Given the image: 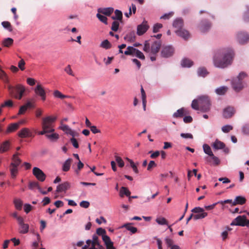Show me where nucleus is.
I'll return each mask as SVG.
<instances>
[{
	"instance_id": "nucleus-1",
	"label": "nucleus",
	"mask_w": 249,
	"mask_h": 249,
	"mask_svg": "<svg viewBox=\"0 0 249 249\" xmlns=\"http://www.w3.org/2000/svg\"><path fill=\"white\" fill-rule=\"evenodd\" d=\"M234 56L231 48H224L217 50L213 57L214 66L218 68L224 69L231 65Z\"/></svg>"
},
{
	"instance_id": "nucleus-2",
	"label": "nucleus",
	"mask_w": 249,
	"mask_h": 249,
	"mask_svg": "<svg viewBox=\"0 0 249 249\" xmlns=\"http://www.w3.org/2000/svg\"><path fill=\"white\" fill-rule=\"evenodd\" d=\"M56 119L55 117L47 116L42 118V131L38 132V135H43L47 133L53 132L54 129L53 128V123Z\"/></svg>"
},
{
	"instance_id": "nucleus-3",
	"label": "nucleus",
	"mask_w": 249,
	"mask_h": 249,
	"mask_svg": "<svg viewBox=\"0 0 249 249\" xmlns=\"http://www.w3.org/2000/svg\"><path fill=\"white\" fill-rule=\"evenodd\" d=\"M8 88L10 94L18 100L21 99L25 92V87L20 84H18L15 87L9 85Z\"/></svg>"
},
{
	"instance_id": "nucleus-4",
	"label": "nucleus",
	"mask_w": 249,
	"mask_h": 249,
	"mask_svg": "<svg viewBox=\"0 0 249 249\" xmlns=\"http://www.w3.org/2000/svg\"><path fill=\"white\" fill-rule=\"evenodd\" d=\"M198 100L200 111L207 112L210 110L211 102L208 96H201L198 97Z\"/></svg>"
},
{
	"instance_id": "nucleus-5",
	"label": "nucleus",
	"mask_w": 249,
	"mask_h": 249,
	"mask_svg": "<svg viewBox=\"0 0 249 249\" xmlns=\"http://www.w3.org/2000/svg\"><path fill=\"white\" fill-rule=\"evenodd\" d=\"M203 149L204 152L210 157H212L213 160V164L214 166L218 165L220 163V160L219 158L213 154L210 146L207 144L203 145Z\"/></svg>"
},
{
	"instance_id": "nucleus-6",
	"label": "nucleus",
	"mask_w": 249,
	"mask_h": 249,
	"mask_svg": "<svg viewBox=\"0 0 249 249\" xmlns=\"http://www.w3.org/2000/svg\"><path fill=\"white\" fill-rule=\"evenodd\" d=\"M175 49L171 45L163 47L161 51V55L164 58L172 56L174 53Z\"/></svg>"
},
{
	"instance_id": "nucleus-7",
	"label": "nucleus",
	"mask_w": 249,
	"mask_h": 249,
	"mask_svg": "<svg viewBox=\"0 0 249 249\" xmlns=\"http://www.w3.org/2000/svg\"><path fill=\"white\" fill-rule=\"evenodd\" d=\"M149 28V26L146 20H144L142 22L138 25L137 28V34L139 36H142L145 33Z\"/></svg>"
},
{
	"instance_id": "nucleus-8",
	"label": "nucleus",
	"mask_w": 249,
	"mask_h": 249,
	"mask_svg": "<svg viewBox=\"0 0 249 249\" xmlns=\"http://www.w3.org/2000/svg\"><path fill=\"white\" fill-rule=\"evenodd\" d=\"M33 174L39 181L42 182L45 180L46 175L40 168L36 167H34Z\"/></svg>"
},
{
	"instance_id": "nucleus-9",
	"label": "nucleus",
	"mask_w": 249,
	"mask_h": 249,
	"mask_svg": "<svg viewBox=\"0 0 249 249\" xmlns=\"http://www.w3.org/2000/svg\"><path fill=\"white\" fill-rule=\"evenodd\" d=\"M236 37L240 44H244L249 41V35L246 32H240L237 33Z\"/></svg>"
},
{
	"instance_id": "nucleus-10",
	"label": "nucleus",
	"mask_w": 249,
	"mask_h": 249,
	"mask_svg": "<svg viewBox=\"0 0 249 249\" xmlns=\"http://www.w3.org/2000/svg\"><path fill=\"white\" fill-rule=\"evenodd\" d=\"M34 90L37 96H40L42 101L46 100V91L40 84H37L35 87Z\"/></svg>"
},
{
	"instance_id": "nucleus-11",
	"label": "nucleus",
	"mask_w": 249,
	"mask_h": 249,
	"mask_svg": "<svg viewBox=\"0 0 249 249\" xmlns=\"http://www.w3.org/2000/svg\"><path fill=\"white\" fill-rule=\"evenodd\" d=\"M212 23L207 19H203L200 23V31L203 33L207 32L211 28Z\"/></svg>"
},
{
	"instance_id": "nucleus-12",
	"label": "nucleus",
	"mask_w": 249,
	"mask_h": 249,
	"mask_svg": "<svg viewBox=\"0 0 249 249\" xmlns=\"http://www.w3.org/2000/svg\"><path fill=\"white\" fill-rule=\"evenodd\" d=\"M231 84L232 88L237 92H239L243 88L242 81L236 78L231 80Z\"/></svg>"
},
{
	"instance_id": "nucleus-13",
	"label": "nucleus",
	"mask_w": 249,
	"mask_h": 249,
	"mask_svg": "<svg viewBox=\"0 0 249 249\" xmlns=\"http://www.w3.org/2000/svg\"><path fill=\"white\" fill-rule=\"evenodd\" d=\"M235 113V109L232 107H228L225 108L223 112V116L224 118H231Z\"/></svg>"
},
{
	"instance_id": "nucleus-14",
	"label": "nucleus",
	"mask_w": 249,
	"mask_h": 249,
	"mask_svg": "<svg viewBox=\"0 0 249 249\" xmlns=\"http://www.w3.org/2000/svg\"><path fill=\"white\" fill-rule=\"evenodd\" d=\"M18 136L21 138L34 137V135L29 129L26 127L22 128L18 132Z\"/></svg>"
},
{
	"instance_id": "nucleus-15",
	"label": "nucleus",
	"mask_w": 249,
	"mask_h": 249,
	"mask_svg": "<svg viewBox=\"0 0 249 249\" xmlns=\"http://www.w3.org/2000/svg\"><path fill=\"white\" fill-rule=\"evenodd\" d=\"M18 224L20 227L19 232L22 234H25L29 231V225L24 223L23 218H19Z\"/></svg>"
},
{
	"instance_id": "nucleus-16",
	"label": "nucleus",
	"mask_w": 249,
	"mask_h": 249,
	"mask_svg": "<svg viewBox=\"0 0 249 249\" xmlns=\"http://www.w3.org/2000/svg\"><path fill=\"white\" fill-rule=\"evenodd\" d=\"M71 183L68 181H65L61 184H59L57 187L56 192L60 193L62 192H66L67 190L71 188Z\"/></svg>"
},
{
	"instance_id": "nucleus-17",
	"label": "nucleus",
	"mask_w": 249,
	"mask_h": 249,
	"mask_svg": "<svg viewBox=\"0 0 249 249\" xmlns=\"http://www.w3.org/2000/svg\"><path fill=\"white\" fill-rule=\"evenodd\" d=\"M161 43L160 41H154L151 46V53L156 55L160 51Z\"/></svg>"
},
{
	"instance_id": "nucleus-18",
	"label": "nucleus",
	"mask_w": 249,
	"mask_h": 249,
	"mask_svg": "<svg viewBox=\"0 0 249 249\" xmlns=\"http://www.w3.org/2000/svg\"><path fill=\"white\" fill-rule=\"evenodd\" d=\"M246 220V215H238L231 222V226H241L239 224L244 223Z\"/></svg>"
},
{
	"instance_id": "nucleus-19",
	"label": "nucleus",
	"mask_w": 249,
	"mask_h": 249,
	"mask_svg": "<svg viewBox=\"0 0 249 249\" xmlns=\"http://www.w3.org/2000/svg\"><path fill=\"white\" fill-rule=\"evenodd\" d=\"M98 13L106 16H110L114 12V8L111 7H106V8H99L97 9Z\"/></svg>"
},
{
	"instance_id": "nucleus-20",
	"label": "nucleus",
	"mask_w": 249,
	"mask_h": 249,
	"mask_svg": "<svg viewBox=\"0 0 249 249\" xmlns=\"http://www.w3.org/2000/svg\"><path fill=\"white\" fill-rule=\"evenodd\" d=\"M175 33L177 35L184 38V39H187L189 38V33L188 31L183 28L176 30Z\"/></svg>"
},
{
	"instance_id": "nucleus-21",
	"label": "nucleus",
	"mask_w": 249,
	"mask_h": 249,
	"mask_svg": "<svg viewBox=\"0 0 249 249\" xmlns=\"http://www.w3.org/2000/svg\"><path fill=\"white\" fill-rule=\"evenodd\" d=\"M61 130L64 131L67 134H69L71 135L72 137H75V136H78V133H75L74 131H73L68 125L66 124H63L62 126L60 127Z\"/></svg>"
},
{
	"instance_id": "nucleus-22",
	"label": "nucleus",
	"mask_w": 249,
	"mask_h": 249,
	"mask_svg": "<svg viewBox=\"0 0 249 249\" xmlns=\"http://www.w3.org/2000/svg\"><path fill=\"white\" fill-rule=\"evenodd\" d=\"M183 20L181 18H177L174 20L173 23V27L177 28L178 30L182 29L183 26Z\"/></svg>"
},
{
	"instance_id": "nucleus-23",
	"label": "nucleus",
	"mask_w": 249,
	"mask_h": 249,
	"mask_svg": "<svg viewBox=\"0 0 249 249\" xmlns=\"http://www.w3.org/2000/svg\"><path fill=\"white\" fill-rule=\"evenodd\" d=\"M213 147L215 150L223 149L226 146L225 144L216 139L212 144Z\"/></svg>"
},
{
	"instance_id": "nucleus-24",
	"label": "nucleus",
	"mask_w": 249,
	"mask_h": 249,
	"mask_svg": "<svg viewBox=\"0 0 249 249\" xmlns=\"http://www.w3.org/2000/svg\"><path fill=\"white\" fill-rule=\"evenodd\" d=\"M138 49L134 47L129 46L127 47L126 50L124 52V54L126 55L134 56Z\"/></svg>"
},
{
	"instance_id": "nucleus-25",
	"label": "nucleus",
	"mask_w": 249,
	"mask_h": 249,
	"mask_svg": "<svg viewBox=\"0 0 249 249\" xmlns=\"http://www.w3.org/2000/svg\"><path fill=\"white\" fill-rule=\"evenodd\" d=\"M209 74V72L205 67H199L197 70V74L199 77H205Z\"/></svg>"
},
{
	"instance_id": "nucleus-26",
	"label": "nucleus",
	"mask_w": 249,
	"mask_h": 249,
	"mask_svg": "<svg viewBox=\"0 0 249 249\" xmlns=\"http://www.w3.org/2000/svg\"><path fill=\"white\" fill-rule=\"evenodd\" d=\"M193 61L190 59L184 58L181 61V65L183 68H190L193 65Z\"/></svg>"
},
{
	"instance_id": "nucleus-27",
	"label": "nucleus",
	"mask_w": 249,
	"mask_h": 249,
	"mask_svg": "<svg viewBox=\"0 0 249 249\" xmlns=\"http://www.w3.org/2000/svg\"><path fill=\"white\" fill-rule=\"evenodd\" d=\"M246 199L242 196H237L235 197L234 200L232 202V205H236L237 204L243 205L246 203Z\"/></svg>"
},
{
	"instance_id": "nucleus-28",
	"label": "nucleus",
	"mask_w": 249,
	"mask_h": 249,
	"mask_svg": "<svg viewBox=\"0 0 249 249\" xmlns=\"http://www.w3.org/2000/svg\"><path fill=\"white\" fill-rule=\"evenodd\" d=\"M131 192L127 188L124 186L121 187L120 190V196L121 197H124V196H129Z\"/></svg>"
},
{
	"instance_id": "nucleus-29",
	"label": "nucleus",
	"mask_w": 249,
	"mask_h": 249,
	"mask_svg": "<svg viewBox=\"0 0 249 249\" xmlns=\"http://www.w3.org/2000/svg\"><path fill=\"white\" fill-rule=\"evenodd\" d=\"M228 90V88L226 86H221L215 89V92L217 95H223Z\"/></svg>"
},
{
	"instance_id": "nucleus-30",
	"label": "nucleus",
	"mask_w": 249,
	"mask_h": 249,
	"mask_svg": "<svg viewBox=\"0 0 249 249\" xmlns=\"http://www.w3.org/2000/svg\"><path fill=\"white\" fill-rule=\"evenodd\" d=\"M125 40H127L129 42H134L136 39L135 33L132 31L129 33L124 37Z\"/></svg>"
},
{
	"instance_id": "nucleus-31",
	"label": "nucleus",
	"mask_w": 249,
	"mask_h": 249,
	"mask_svg": "<svg viewBox=\"0 0 249 249\" xmlns=\"http://www.w3.org/2000/svg\"><path fill=\"white\" fill-rule=\"evenodd\" d=\"M184 115V108L182 107L177 110V111L173 114V117L175 118H182Z\"/></svg>"
},
{
	"instance_id": "nucleus-32",
	"label": "nucleus",
	"mask_w": 249,
	"mask_h": 249,
	"mask_svg": "<svg viewBox=\"0 0 249 249\" xmlns=\"http://www.w3.org/2000/svg\"><path fill=\"white\" fill-rule=\"evenodd\" d=\"M72 159L68 158L63 164L62 170L64 172L68 171L70 169L71 163Z\"/></svg>"
},
{
	"instance_id": "nucleus-33",
	"label": "nucleus",
	"mask_w": 249,
	"mask_h": 249,
	"mask_svg": "<svg viewBox=\"0 0 249 249\" xmlns=\"http://www.w3.org/2000/svg\"><path fill=\"white\" fill-rule=\"evenodd\" d=\"M18 154V153L13 155V161L11 163V166L18 167L21 163V161L20 159L18 157V156H17Z\"/></svg>"
},
{
	"instance_id": "nucleus-34",
	"label": "nucleus",
	"mask_w": 249,
	"mask_h": 249,
	"mask_svg": "<svg viewBox=\"0 0 249 249\" xmlns=\"http://www.w3.org/2000/svg\"><path fill=\"white\" fill-rule=\"evenodd\" d=\"M131 223L124 224L122 226V228L124 227L127 230L129 231L132 234L135 233L137 232V229L135 227L131 226Z\"/></svg>"
},
{
	"instance_id": "nucleus-35",
	"label": "nucleus",
	"mask_w": 249,
	"mask_h": 249,
	"mask_svg": "<svg viewBox=\"0 0 249 249\" xmlns=\"http://www.w3.org/2000/svg\"><path fill=\"white\" fill-rule=\"evenodd\" d=\"M102 240L104 242L107 249L108 248L109 246L113 245L114 244L113 242L111 240L110 237L107 235L103 236V237H102Z\"/></svg>"
},
{
	"instance_id": "nucleus-36",
	"label": "nucleus",
	"mask_w": 249,
	"mask_h": 249,
	"mask_svg": "<svg viewBox=\"0 0 249 249\" xmlns=\"http://www.w3.org/2000/svg\"><path fill=\"white\" fill-rule=\"evenodd\" d=\"M0 79L5 83H9V78L7 74L1 68H0Z\"/></svg>"
},
{
	"instance_id": "nucleus-37",
	"label": "nucleus",
	"mask_w": 249,
	"mask_h": 249,
	"mask_svg": "<svg viewBox=\"0 0 249 249\" xmlns=\"http://www.w3.org/2000/svg\"><path fill=\"white\" fill-rule=\"evenodd\" d=\"M18 124H17L16 123L11 124L8 126L6 132L8 133L14 132L18 129Z\"/></svg>"
},
{
	"instance_id": "nucleus-38",
	"label": "nucleus",
	"mask_w": 249,
	"mask_h": 249,
	"mask_svg": "<svg viewBox=\"0 0 249 249\" xmlns=\"http://www.w3.org/2000/svg\"><path fill=\"white\" fill-rule=\"evenodd\" d=\"M100 46L107 50L111 48L112 45L107 39H105L101 43Z\"/></svg>"
},
{
	"instance_id": "nucleus-39",
	"label": "nucleus",
	"mask_w": 249,
	"mask_h": 249,
	"mask_svg": "<svg viewBox=\"0 0 249 249\" xmlns=\"http://www.w3.org/2000/svg\"><path fill=\"white\" fill-rule=\"evenodd\" d=\"M96 17L102 22L104 23L105 25H107V18L106 16L101 14V13H98L96 14Z\"/></svg>"
},
{
	"instance_id": "nucleus-40",
	"label": "nucleus",
	"mask_w": 249,
	"mask_h": 249,
	"mask_svg": "<svg viewBox=\"0 0 249 249\" xmlns=\"http://www.w3.org/2000/svg\"><path fill=\"white\" fill-rule=\"evenodd\" d=\"M208 215L207 213L206 212H203L201 213H196L195 214H194V220H197L198 219H201L205 217H206Z\"/></svg>"
},
{
	"instance_id": "nucleus-41",
	"label": "nucleus",
	"mask_w": 249,
	"mask_h": 249,
	"mask_svg": "<svg viewBox=\"0 0 249 249\" xmlns=\"http://www.w3.org/2000/svg\"><path fill=\"white\" fill-rule=\"evenodd\" d=\"M14 42L13 39L10 37L5 38L2 41V45L4 47H8L13 44Z\"/></svg>"
},
{
	"instance_id": "nucleus-42",
	"label": "nucleus",
	"mask_w": 249,
	"mask_h": 249,
	"mask_svg": "<svg viewBox=\"0 0 249 249\" xmlns=\"http://www.w3.org/2000/svg\"><path fill=\"white\" fill-rule=\"evenodd\" d=\"M9 143L8 141L3 142L0 146V152L3 153L8 150L9 148Z\"/></svg>"
},
{
	"instance_id": "nucleus-43",
	"label": "nucleus",
	"mask_w": 249,
	"mask_h": 249,
	"mask_svg": "<svg viewBox=\"0 0 249 249\" xmlns=\"http://www.w3.org/2000/svg\"><path fill=\"white\" fill-rule=\"evenodd\" d=\"M46 137L52 142H54L59 138V135L57 133H53L51 134H46Z\"/></svg>"
},
{
	"instance_id": "nucleus-44",
	"label": "nucleus",
	"mask_w": 249,
	"mask_h": 249,
	"mask_svg": "<svg viewBox=\"0 0 249 249\" xmlns=\"http://www.w3.org/2000/svg\"><path fill=\"white\" fill-rule=\"evenodd\" d=\"M14 203L16 208L18 210H20L22 209L23 202L20 199H15L14 201Z\"/></svg>"
},
{
	"instance_id": "nucleus-45",
	"label": "nucleus",
	"mask_w": 249,
	"mask_h": 249,
	"mask_svg": "<svg viewBox=\"0 0 249 249\" xmlns=\"http://www.w3.org/2000/svg\"><path fill=\"white\" fill-rule=\"evenodd\" d=\"M246 11L244 13L243 18L245 22H249V6L246 5Z\"/></svg>"
},
{
	"instance_id": "nucleus-46",
	"label": "nucleus",
	"mask_w": 249,
	"mask_h": 249,
	"mask_svg": "<svg viewBox=\"0 0 249 249\" xmlns=\"http://www.w3.org/2000/svg\"><path fill=\"white\" fill-rule=\"evenodd\" d=\"M115 16L117 18L118 21L122 22L123 20V13L120 10L116 9L114 11Z\"/></svg>"
},
{
	"instance_id": "nucleus-47",
	"label": "nucleus",
	"mask_w": 249,
	"mask_h": 249,
	"mask_svg": "<svg viewBox=\"0 0 249 249\" xmlns=\"http://www.w3.org/2000/svg\"><path fill=\"white\" fill-rule=\"evenodd\" d=\"M53 95L55 97L60 99H63L64 98H67L70 97L63 94L61 92H60L59 91L57 90H56L54 91Z\"/></svg>"
},
{
	"instance_id": "nucleus-48",
	"label": "nucleus",
	"mask_w": 249,
	"mask_h": 249,
	"mask_svg": "<svg viewBox=\"0 0 249 249\" xmlns=\"http://www.w3.org/2000/svg\"><path fill=\"white\" fill-rule=\"evenodd\" d=\"M1 25L4 28L7 29L9 32L12 31V28L11 25L9 21H3L1 22Z\"/></svg>"
},
{
	"instance_id": "nucleus-49",
	"label": "nucleus",
	"mask_w": 249,
	"mask_h": 249,
	"mask_svg": "<svg viewBox=\"0 0 249 249\" xmlns=\"http://www.w3.org/2000/svg\"><path fill=\"white\" fill-rule=\"evenodd\" d=\"M242 132L244 135H249V124H246L242 127Z\"/></svg>"
},
{
	"instance_id": "nucleus-50",
	"label": "nucleus",
	"mask_w": 249,
	"mask_h": 249,
	"mask_svg": "<svg viewBox=\"0 0 249 249\" xmlns=\"http://www.w3.org/2000/svg\"><path fill=\"white\" fill-rule=\"evenodd\" d=\"M191 107L195 110H199V105L198 99H194L191 104Z\"/></svg>"
},
{
	"instance_id": "nucleus-51",
	"label": "nucleus",
	"mask_w": 249,
	"mask_h": 249,
	"mask_svg": "<svg viewBox=\"0 0 249 249\" xmlns=\"http://www.w3.org/2000/svg\"><path fill=\"white\" fill-rule=\"evenodd\" d=\"M162 27V24L161 23H157L155 24L153 27V32L154 33H158Z\"/></svg>"
},
{
	"instance_id": "nucleus-52",
	"label": "nucleus",
	"mask_w": 249,
	"mask_h": 249,
	"mask_svg": "<svg viewBox=\"0 0 249 249\" xmlns=\"http://www.w3.org/2000/svg\"><path fill=\"white\" fill-rule=\"evenodd\" d=\"M156 221L160 225H168L166 219L164 217L158 218L156 219Z\"/></svg>"
},
{
	"instance_id": "nucleus-53",
	"label": "nucleus",
	"mask_w": 249,
	"mask_h": 249,
	"mask_svg": "<svg viewBox=\"0 0 249 249\" xmlns=\"http://www.w3.org/2000/svg\"><path fill=\"white\" fill-rule=\"evenodd\" d=\"M115 158L116 161L117 162L118 166L122 168L124 166V163L121 157L118 156L117 155H115Z\"/></svg>"
},
{
	"instance_id": "nucleus-54",
	"label": "nucleus",
	"mask_w": 249,
	"mask_h": 249,
	"mask_svg": "<svg viewBox=\"0 0 249 249\" xmlns=\"http://www.w3.org/2000/svg\"><path fill=\"white\" fill-rule=\"evenodd\" d=\"M119 27V22L118 21H114L112 23L111 29L114 32H117Z\"/></svg>"
},
{
	"instance_id": "nucleus-55",
	"label": "nucleus",
	"mask_w": 249,
	"mask_h": 249,
	"mask_svg": "<svg viewBox=\"0 0 249 249\" xmlns=\"http://www.w3.org/2000/svg\"><path fill=\"white\" fill-rule=\"evenodd\" d=\"M96 234L102 236V237H103V236L106 235V230L102 228H98L96 229Z\"/></svg>"
},
{
	"instance_id": "nucleus-56",
	"label": "nucleus",
	"mask_w": 249,
	"mask_h": 249,
	"mask_svg": "<svg viewBox=\"0 0 249 249\" xmlns=\"http://www.w3.org/2000/svg\"><path fill=\"white\" fill-rule=\"evenodd\" d=\"M38 187L40 186L38 183L36 181H31L29 182V188L30 190H33L36 187L38 190Z\"/></svg>"
},
{
	"instance_id": "nucleus-57",
	"label": "nucleus",
	"mask_w": 249,
	"mask_h": 249,
	"mask_svg": "<svg viewBox=\"0 0 249 249\" xmlns=\"http://www.w3.org/2000/svg\"><path fill=\"white\" fill-rule=\"evenodd\" d=\"M233 129V127L229 124L224 125L222 127L221 130L224 133H228Z\"/></svg>"
},
{
	"instance_id": "nucleus-58",
	"label": "nucleus",
	"mask_w": 249,
	"mask_h": 249,
	"mask_svg": "<svg viewBox=\"0 0 249 249\" xmlns=\"http://www.w3.org/2000/svg\"><path fill=\"white\" fill-rule=\"evenodd\" d=\"M191 212L195 213H198L205 212L204 209L200 207H195L191 210Z\"/></svg>"
},
{
	"instance_id": "nucleus-59",
	"label": "nucleus",
	"mask_w": 249,
	"mask_h": 249,
	"mask_svg": "<svg viewBox=\"0 0 249 249\" xmlns=\"http://www.w3.org/2000/svg\"><path fill=\"white\" fill-rule=\"evenodd\" d=\"M135 56H136L137 58L141 59V60H144L145 59V56L143 54V53L140 51L139 50L137 49L136 53H135Z\"/></svg>"
},
{
	"instance_id": "nucleus-60",
	"label": "nucleus",
	"mask_w": 249,
	"mask_h": 249,
	"mask_svg": "<svg viewBox=\"0 0 249 249\" xmlns=\"http://www.w3.org/2000/svg\"><path fill=\"white\" fill-rule=\"evenodd\" d=\"M165 244H166L168 247H170V248L173 246L174 241L172 239L169 238L168 237H166L165 238Z\"/></svg>"
},
{
	"instance_id": "nucleus-61",
	"label": "nucleus",
	"mask_w": 249,
	"mask_h": 249,
	"mask_svg": "<svg viewBox=\"0 0 249 249\" xmlns=\"http://www.w3.org/2000/svg\"><path fill=\"white\" fill-rule=\"evenodd\" d=\"M150 46L148 40H146L144 43V47L143 48V51L148 53L150 51Z\"/></svg>"
},
{
	"instance_id": "nucleus-62",
	"label": "nucleus",
	"mask_w": 249,
	"mask_h": 249,
	"mask_svg": "<svg viewBox=\"0 0 249 249\" xmlns=\"http://www.w3.org/2000/svg\"><path fill=\"white\" fill-rule=\"evenodd\" d=\"M180 135L181 138H184V139H193L194 138L193 135L191 133H181Z\"/></svg>"
},
{
	"instance_id": "nucleus-63",
	"label": "nucleus",
	"mask_w": 249,
	"mask_h": 249,
	"mask_svg": "<svg viewBox=\"0 0 249 249\" xmlns=\"http://www.w3.org/2000/svg\"><path fill=\"white\" fill-rule=\"evenodd\" d=\"M13 106V102L11 100H8L6 101L3 104L1 105V107H12Z\"/></svg>"
},
{
	"instance_id": "nucleus-64",
	"label": "nucleus",
	"mask_w": 249,
	"mask_h": 249,
	"mask_svg": "<svg viewBox=\"0 0 249 249\" xmlns=\"http://www.w3.org/2000/svg\"><path fill=\"white\" fill-rule=\"evenodd\" d=\"M33 207L28 203H25L24 205V210L26 213H28L32 210Z\"/></svg>"
}]
</instances>
